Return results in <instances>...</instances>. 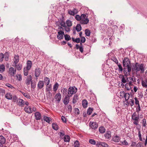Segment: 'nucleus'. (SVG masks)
Returning a JSON list of instances; mask_svg holds the SVG:
<instances>
[{"label":"nucleus","mask_w":147,"mask_h":147,"mask_svg":"<svg viewBox=\"0 0 147 147\" xmlns=\"http://www.w3.org/2000/svg\"><path fill=\"white\" fill-rule=\"evenodd\" d=\"M140 128H138V127H137L136 128L138 130V136L139 138L142 137L141 131L140 130Z\"/></svg>","instance_id":"obj_56"},{"label":"nucleus","mask_w":147,"mask_h":147,"mask_svg":"<svg viewBox=\"0 0 147 147\" xmlns=\"http://www.w3.org/2000/svg\"><path fill=\"white\" fill-rule=\"evenodd\" d=\"M123 70L124 76L125 78H127L130 75V73L131 72H129L128 71V70L127 69V67H124Z\"/></svg>","instance_id":"obj_17"},{"label":"nucleus","mask_w":147,"mask_h":147,"mask_svg":"<svg viewBox=\"0 0 147 147\" xmlns=\"http://www.w3.org/2000/svg\"><path fill=\"white\" fill-rule=\"evenodd\" d=\"M86 14H81L82 19L80 23L82 24H88L89 21V19L88 18V16Z\"/></svg>","instance_id":"obj_2"},{"label":"nucleus","mask_w":147,"mask_h":147,"mask_svg":"<svg viewBox=\"0 0 147 147\" xmlns=\"http://www.w3.org/2000/svg\"><path fill=\"white\" fill-rule=\"evenodd\" d=\"M44 80L47 86H48L49 84L50 80L49 78L45 77L44 78Z\"/></svg>","instance_id":"obj_27"},{"label":"nucleus","mask_w":147,"mask_h":147,"mask_svg":"<svg viewBox=\"0 0 147 147\" xmlns=\"http://www.w3.org/2000/svg\"><path fill=\"white\" fill-rule=\"evenodd\" d=\"M65 40L66 41H69L71 40V38L69 35L66 34L64 35Z\"/></svg>","instance_id":"obj_40"},{"label":"nucleus","mask_w":147,"mask_h":147,"mask_svg":"<svg viewBox=\"0 0 147 147\" xmlns=\"http://www.w3.org/2000/svg\"><path fill=\"white\" fill-rule=\"evenodd\" d=\"M13 101L14 102H18V99L16 95H13L12 96V98Z\"/></svg>","instance_id":"obj_48"},{"label":"nucleus","mask_w":147,"mask_h":147,"mask_svg":"<svg viewBox=\"0 0 147 147\" xmlns=\"http://www.w3.org/2000/svg\"><path fill=\"white\" fill-rule=\"evenodd\" d=\"M120 137L119 136H118L117 135L114 136L112 138V140L114 142H119L120 140Z\"/></svg>","instance_id":"obj_20"},{"label":"nucleus","mask_w":147,"mask_h":147,"mask_svg":"<svg viewBox=\"0 0 147 147\" xmlns=\"http://www.w3.org/2000/svg\"><path fill=\"white\" fill-rule=\"evenodd\" d=\"M137 66L136 67H135V65H134H134H133V66L131 68V70H132V72H134L136 71V69Z\"/></svg>","instance_id":"obj_58"},{"label":"nucleus","mask_w":147,"mask_h":147,"mask_svg":"<svg viewBox=\"0 0 147 147\" xmlns=\"http://www.w3.org/2000/svg\"><path fill=\"white\" fill-rule=\"evenodd\" d=\"M9 73L11 77L14 76L16 73V69H14V68L13 67H10L9 69Z\"/></svg>","instance_id":"obj_7"},{"label":"nucleus","mask_w":147,"mask_h":147,"mask_svg":"<svg viewBox=\"0 0 147 147\" xmlns=\"http://www.w3.org/2000/svg\"><path fill=\"white\" fill-rule=\"evenodd\" d=\"M32 65V63L31 61L30 60H28L27 62V65L26 68L28 69H30Z\"/></svg>","instance_id":"obj_21"},{"label":"nucleus","mask_w":147,"mask_h":147,"mask_svg":"<svg viewBox=\"0 0 147 147\" xmlns=\"http://www.w3.org/2000/svg\"><path fill=\"white\" fill-rule=\"evenodd\" d=\"M74 111L75 114L78 115L80 113V111L78 109L75 108L74 109Z\"/></svg>","instance_id":"obj_62"},{"label":"nucleus","mask_w":147,"mask_h":147,"mask_svg":"<svg viewBox=\"0 0 147 147\" xmlns=\"http://www.w3.org/2000/svg\"><path fill=\"white\" fill-rule=\"evenodd\" d=\"M76 29L78 32L80 31L81 30L82 27L80 24H78L77 25Z\"/></svg>","instance_id":"obj_39"},{"label":"nucleus","mask_w":147,"mask_h":147,"mask_svg":"<svg viewBox=\"0 0 147 147\" xmlns=\"http://www.w3.org/2000/svg\"><path fill=\"white\" fill-rule=\"evenodd\" d=\"M77 91V89L75 86L74 87H70L68 89V94L67 95H69V96L71 97L72 95L76 92Z\"/></svg>","instance_id":"obj_3"},{"label":"nucleus","mask_w":147,"mask_h":147,"mask_svg":"<svg viewBox=\"0 0 147 147\" xmlns=\"http://www.w3.org/2000/svg\"><path fill=\"white\" fill-rule=\"evenodd\" d=\"M89 125L91 128L94 129H97L98 127V125L96 122L90 121Z\"/></svg>","instance_id":"obj_8"},{"label":"nucleus","mask_w":147,"mask_h":147,"mask_svg":"<svg viewBox=\"0 0 147 147\" xmlns=\"http://www.w3.org/2000/svg\"><path fill=\"white\" fill-rule=\"evenodd\" d=\"M36 86V83L35 82H33L32 81L31 82V88L33 89L35 88Z\"/></svg>","instance_id":"obj_59"},{"label":"nucleus","mask_w":147,"mask_h":147,"mask_svg":"<svg viewBox=\"0 0 147 147\" xmlns=\"http://www.w3.org/2000/svg\"><path fill=\"white\" fill-rule=\"evenodd\" d=\"M44 86V81L43 80H39L37 84L38 90H39L42 89Z\"/></svg>","instance_id":"obj_6"},{"label":"nucleus","mask_w":147,"mask_h":147,"mask_svg":"<svg viewBox=\"0 0 147 147\" xmlns=\"http://www.w3.org/2000/svg\"><path fill=\"white\" fill-rule=\"evenodd\" d=\"M81 15V16H79L78 15H77L75 16V19L77 21H80L82 19Z\"/></svg>","instance_id":"obj_45"},{"label":"nucleus","mask_w":147,"mask_h":147,"mask_svg":"<svg viewBox=\"0 0 147 147\" xmlns=\"http://www.w3.org/2000/svg\"><path fill=\"white\" fill-rule=\"evenodd\" d=\"M5 59V61H8L9 60V53L8 52H6L4 54Z\"/></svg>","instance_id":"obj_32"},{"label":"nucleus","mask_w":147,"mask_h":147,"mask_svg":"<svg viewBox=\"0 0 147 147\" xmlns=\"http://www.w3.org/2000/svg\"><path fill=\"white\" fill-rule=\"evenodd\" d=\"M99 131L102 134L104 133L105 132V129L104 127H101L99 128Z\"/></svg>","instance_id":"obj_35"},{"label":"nucleus","mask_w":147,"mask_h":147,"mask_svg":"<svg viewBox=\"0 0 147 147\" xmlns=\"http://www.w3.org/2000/svg\"><path fill=\"white\" fill-rule=\"evenodd\" d=\"M59 84L57 83H56L54 85L53 87V90L54 91H56L58 89L59 87Z\"/></svg>","instance_id":"obj_38"},{"label":"nucleus","mask_w":147,"mask_h":147,"mask_svg":"<svg viewBox=\"0 0 147 147\" xmlns=\"http://www.w3.org/2000/svg\"><path fill=\"white\" fill-rule=\"evenodd\" d=\"M52 89L51 88V84H50L49 86H47V88H46V91L47 92L48 91H49L50 90H51Z\"/></svg>","instance_id":"obj_52"},{"label":"nucleus","mask_w":147,"mask_h":147,"mask_svg":"<svg viewBox=\"0 0 147 147\" xmlns=\"http://www.w3.org/2000/svg\"><path fill=\"white\" fill-rule=\"evenodd\" d=\"M64 35V32L59 31L58 32V35L57 37L58 39L61 40L63 39Z\"/></svg>","instance_id":"obj_9"},{"label":"nucleus","mask_w":147,"mask_h":147,"mask_svg":"<svg viewBox=\"0 0 147 147\" xmlns=\"http://www.w3.org/2000/svg\"><path fill=\"white\" fill-rule=\"evenodd\" d=\"M55 99H56L58 102H60L61 98V96L60 93H57L55 95Z\"/></svg>","instance_id":"obj_15"},{"label":"nucleus","mask_w":147,"mask_h":147,"mask_svg":"<svg viewBox=\"0 0 147 147\" xmlns=\"http://www.w3.org/2000/svg\"><path fill=\"white\" fill-rule=\"evenodd\" d=\"M140 119L139 114H137L136 112H134L131 116V120L138 119Z\"/></svg>","instance_id":"obj_11"},{"label":"nucleus","mask_w":147,"mask_h":147,"mask_svg":"<svg viewBox=\"0 0 147 147\" xmlns=\"http://www.w3.org/2000/svg\"><path fill=\"white\" fill-rule=\"evenodd\" d=\"M18 102V105L21 107H23L24 105V101L22 99H19Z\"/></svg>","instance_id":"obj_22"},{"label":"nucleus","mask_w":147,"mask_h":147,"mask_svg":"<svg viewBox=\"0 0 147 147\" xmlns=\"http://www.w3.org/2000/svg\"><path fill=\"white\" fill-rule=\"evenodd\" d=\"M117 65L118 66L119 71H120L122 72L123 71V69L121 65L119 63H118V64Z\"/></svg>","instance_id":"obj_43"},{"label":"nucleus","mask_w":147,"mask_h":147,"mask_svg":"<svg viewBox=\"0 0 147 147\" xmlns=\"http://www.w3.org/2000/svg\"><path fill=\"white\" fill-rule=\"evenodd\" d=\"M5 97L8 99L11 100L12 98V96L10 93H8L5 94Z\"/></svg>","instance_id":"obj_28"},{"label":"nucleus","mask_w":147,"mask_h":147,"mask_svg":"<svg viewBox=\"0 0 147 147\" xmlns=\"http://www.w3.org/2000/svg\"><path fill=\"white\" fill-rule=\"evenodd\" d=\"M78 99V95L77 94H75L73 99L72 102L74 104H75L77 102V100Z\"/></svg>","instance_id":"obj_29"},{"label":"nucleus","mask_w":147,"mask_h":147,"mask_svg":"<svg viewBox=\"0 0 147 147\" xmlns=\"http://www.w3.org/2000/svg\"><path fill=\"white\" fill-rule=\"evenodd\" d=\"M4 57V55L2 53H0V60L2 61Z\"/></svg>","instance_id":"obj_55"},{"label":"nucleus","mask_w":147,"mask_h":147,"mask_svg":"<svg viewBox=\"0 0 147 147\" xmlns=\"http://www.w3.org/2000/svg\"><path fill=\"white\" fill-rule=\"evenodd\" d=\"M111 59L113 60V61H114L117 64H118L119 63L118 61L117 60V59L115 57H113Z\"/></svg>","instance_id":"obj_49"},{"label":"nucleus","mask_w":147,"mask_h":147,"mask_svg":"<svg viewBox=\"0 0 147 147\" xmlns=\"http://www.w3.org/2000/svg\"><path fill=\"white\" fill-rule=\"evenodd\" d=\"M141 110V109L140 105H138V107L136 109V112H137L138 114H139V111Z\"/></svg>","instance_id":"obj_64"},{"label":"nucleus","mask_w":147,"mask_h":147,"mask_svg":"<svg viewBox=\"0 0 147 147\" xmlns=\"http://www.w3.org/2000/svg\"><path fill=\"white\" fill-rule=\"evenodd\" d=\"M100 144H101L102 147H109L108 145L106 143L101 142Z\"/></svg>","instance_id":"obj_50"},{"label":"nucleus","mask_w":147,"mask_h":147,"mask_svg":"<svg viewBox=\"0 0 147 147\" xmlns=\"http://www.w3.org/2000/svg\"><path fill=\"white\" fill-rule=\"evenodd\" d=\"M88 102L87 100L86 99H84L82 101V105L83 107L84 108H86L88 106Z\"/></svg>","instance_id":"obj_26"},{"label":"nucleus","mask_w":147,"mask_h":147,"mask_svg":"<svg viewBox=\"0 0 147 147\" xmlns=\"http://www.w3.org/2000/svg\"><path fill=\"white\" fill-rule=\"evenodd\" d=\"M32 77L31 75H29L27 77L26 80V83L27 86L30 85V82H32Z\"/></svg>","instance_id":"obj_13"},{"label":"nucleus","mask_w":147,"mask_h":147,"mask_svg":"<svg viewBox=\"0 0 147 147\" xmlns=\"http://www.w3.org/2000/svg\"><path fill=\"white\" fill-rule=\"evenodd\" d=\"M130 105L131 106H133L134 105V101L133 99H130L129 102H128Z\"/></svg>","instance_id":"obj_47"},{"label":"nucleus","mask_w":147,"mask_h":147,"mask_svg":"<svg viewBox=\"0 0 147 147\" xmlns=\"http://www.w3.org/2000/svg\"><path fill=\"white\" fill-rule=\"evenodd\" d=\"M24 111L28 113H32V110L31 107L30 106L26 107L24 108Z\"/></svg>","instance_id":"obj_19"},{"label":"nucleus","mask_w":147,"mask_h":147,"mask_svg":"<svg viewBox=\"0 0 147 147\" xmlns=\"http://www.w3.org/2000/svg\"><path fill=\"white\" fill-rule=\"evenodd\" d=\"M131 121L133 122L134 124L136 125H138L139 126L140 125L139 124V122L140 121V119L132 120Z\"/></svg>","instance_id":"obj_30"},{"label":"nucleus","mask_w":147,"mask_h":147,"mask_svg":"<svg viewBox=\"0 0 147 147\" xmlns=\"http://www.w3.org/2000/svg\"><path fill=\"white\" fill-rule=\"evenodd\" d=\"M43 119L45 121L49 124H50V122L52 120V119L51 118L45 116H44Z\"/></svg>","instance_id":"obj_23"},{"label":"nucleus","mask_w":147,"mask_h":147,"mask_svg":"<svg viewBox=\"0 0 147 147\" xmlns=\"http://www.w3.org/2000/svg\"><path fill=\"white\" fill-rule=\"evenodd\" d=\"M66 24L67 25V26L70 27L72 25L71 22L69 20H67L66 22Z\"/></svg>","instance_id":"obj_44"},{"label":"nucleus","mask_w":147,"mask_h":147,"mask_svg":"<svg viewBox=\"0 0 147 147\" xmlns=\"http://www.w3.org/2000/svg\"><path fill=\"white\" fill-rule=\"evenodd\" d=\"M125 77H124L122 79H121V83H125L127 82V80L125 79Z\"/></svg>","instance_id":"obj_57"},{"label":"nucleus","mask_w":147,"mask_h":147,"mask_svg":"<svg viewBox=\"0 0 147 147\" xmlns=\"http://www.w3.org/2000/svg\"><path fill=\"white\" fill-rule=\"evenodd\" d=\"M74 147H78L80 145L79 141L78 140H76V142H74Z\"/></svg>","instance_id":"obj_53"},{"label":"nucleus","mask_w":147,"mask_h":147,"mask_svg":"<svg viewBox=\"0 0 147 147\" xmlns=\"http://www.w3.org/2000/svg\"><path fill=\"white\" fill-rule=\"evenodd\" d=\"M93 108L90 107L89 108L87 111V114L88 115H90L93 111Z\"/></svg>","instance_id":"obj_36"},{"label":"nucleus","mask_w":147,"mask_h":147,"mask_svg":"<svg viewBox=\"0 0 147 147\" xmlns=\"http://www.w3.org/2000/svg\"><path fill=\"white\" fill-rule=\"evenodd\" d=\"M111 132L109 131H107L105 134V136L107 139H109L111 136Z\"/></svg>","instance_id":"obj_24"},{"label":"nucleus","mask_w":147,"mask_h":147,"mask_svg":"<svg viewBox=\"0 0 147 147\" xmlns=\"http://www.w3.org/2000/svg\"><path fill=\"white\" fill-rule=\"evenodd\" d=\"M120 93L123 94H121L120 96H121L122 97H124L125 99V101H127L129 99L130 96V94L129 93H125L124 91H122Z\"/></svg>","instance_id":"obj_5"},{"label":"nucleus","mask_w":147,"mask_h":147,"mask_svg":"<svg viewBox=\"0 0 147 147\" xmlns=\"http://www.w3.org/2000/svg\"><path fill=\"white\" fill-rule=\"evenodd\" d=\"M131 63L129 59L127 57H125L123 59V65L124 67H127L129 72L131 71Z\"/></svg>","instance_id":"obj_1"},{"label":"nucleus","mask_w":147,"mask_h":147,"mask_svg":"<svg viewBox=\"0 0 147 147\" xmlns=\"http://www.w3.org/2000/svg\"><path fill=\"white\" fill-rule=\"evenodd\" d=\"M53 128L55 130H57L58 129V126L56 123H53L52 124Z\"/></svg>","instance_id":"obj_34"},{"label":"nucleus","mask_w":147,"mask_h":147,"mask_svg":"<svg viewBox=\"0 0 147 147\" xmlns=\"http://www.w3.org/2000/svg\"><path fill=\"white\" fill-rule=\"evenodd\" d=\"M30 69H28L26 68H24V75L25 76H27L28 73V70Z\"/></svg>","instance_id":"obj_42"},{"label":"nucleus","mask_w":147,"mask_h":147,"mask_svg":"<svg viewBox=\"0 0 147 147\" xmlns=\"http://www.w3.org/2000/svg\"><path fill=\"white\" fill-rule=\"evenodd\" d=\"M89 142L92 144L95 145L96 144V141L93 139H90Z\"/></svg>","instance_id":"obj_51"},{"label":"nucleus","mask_w":147,"mask_h":147,"mask_svg":"<svg viewBox=\"0 0 147 147\" xmlns=\"http://www.w3.org/2000/svg\"><path fill=\"white\" fill-rule=\"evenodd\" d=\"M140 123L142 124V127H144L145 128L147 127V123L146 119L144 118L142 119Z\"/></svg>","instance_id":"obj_16"},{"label":"nucleus","mask_w":147,"mask_h":147,"mask_svg":"<svg viewBox=\"0 0 147 147\" xmlns=\"http://www.w3.org/2000/svg\"><path fill=\"white\" fill-rule=\"evenodd\" d=\"M19 56L18 55H15L14 58V63L15 64H17L19 61Z\"/></svg>","instance_id":"obj_25"},{"label":"nucleus","mask_w":147,"mask_h":147,"mask_svg":"<svg viewBox=\"0 0 147 147\" xmlns=\"http://www.w3.org/2000/svg\"><path fill=\"white\" fill-rule=\"evenodd\" d=\"M22 94L26 98H28L30 99L31 98V97L29 95V94L28 93H24L22 91H20Z\"/></svg>","instance_id":"obj_33"},{"label":"nucleus","mask_w":147,"mask_h":147,"mask_svg":"<svg viewBox=\"0 0 147 147\" xmlns=\"http://www.w3.org/2000/svg\"><path fill=\"white\" fill-rule=\"evenodd\" d=\"M41 69L39 67H37L35 69V76L36 77H38L41 73ZM37 79V78H36Z\"/></svg>","instance_id":"obj_10"},{"label":"nucleus","mask_w":147,"mask_h":147,"mask_svg":"<svg viewBox=\"0 0 147 147\" xmlns=\"http://www.w3.org/2000/svg\"><path fill=\"white\" fill-rule=\"evenodd\" d=\"M6 142V139L3 136H0V146L3 145Z\"/></svg>","instance_id":"obj_14"},{"label":"nucleus","mask_w":147,"mask_h":147,"mask_svg":"<svg viewBox=\"0 0 147 147\" xmlns=\"http://www.w3.org/2000/svg\"><path fill=\"white\" fill-rule=\"evenodd\" d=\"M141 83L142 86L143 87L145 88H147V84L146 83H145L144 82V80H142Z\"/></svg>","instance_id":"obj_60"},{"label":"nucleus","mask_w":147,"mask_h":147,"mask_svg":"<svg viewBox=\"0 0 147 147\" xmlns=\"http://www.w3.org/2000/svg\"><path fill=\"white\" fill-rule=\"evenodd\" d=\"M68 13L69 14L72 16H74L76 14V13H74L73 10H71V9H68Z\"/></svg>","instance_id":"obj_46"},{"label":"nucleus","mask_w":147,"mask_h":147,"mask_svg":"<svg viewBox=\"0 0 147 147\" xmlns=\"http://www.w3.org/2000/svg\"><path fill=\"white\" fill-rule=\"evenodd\" d=\"M35 119L36 120H40L41 118V114L40 113L38 112H36L35 113Z\"/></svg>","instance_id":"obj_18"},{"label":"nucleus","mask_w":147,"mask_h":147,"mask_svg":"<svg viewBox=\"0 0 147 147\" xmlns=\"http://www.w3.org/2000/svg\"><path fill=\"white\" fill-rule=\"evenodd\" d=\"M67 107L68 108V111L71 112L72 109V107L71 105H68Z\"/></svg>","instance_id":"obj_63"},{"label":"nucleus","mask_w":147,"mask_h":147,"mask_svg":"<svg viewBox=\"0 0 147 147\" xmlns=\"http://www.w3.org/2000/svg\"><path fill=\"white\" fill-rule=\"evenodd\" d=\"M129 85L127 83H126L125 84V88L126 90H130L131 88V86H129Z\"/></svg>","instance_id":"obj_54"},{"label":"nucleus","mask_w":147,"mask_h":147,"mask_svg":"<svg viewBox=\"0 0 147 147\" xmlns=\"http://www.w3.org/2000/svg\"><path fill=\"white\" fill-rule=\"evenodd\" d=\"M70 137L68 135H65L63 137L64 140L65 142H69L70 140Z\"/></svg>","instance_id":"obj_31"},{"label":"nucleus","mask_w":147,"mask_h":147,"mask_svg":"<svg viewBox=\"0 0 147 147\" xmlns=\"http://www.w3.org/2000/svg\"><path fill=\"white\" fill-rule=\"evenodd\" d=\"M69 27L66 26L64 28V30H65L67 32H69L70 31V28Z\"/></svg>","instance_id":"obj_61"},{"label":"nucleus","mask_w":147,"mask_h":147,"mask_svg":"<svg viewBox=\"0 0 147 147\" xmlns=\"http://www.w3.org/2000/svg\"><path fill=\"white\" fill-rule=\"evenodd\" d=\"M85 35L87 36H89L90 34V30L88 29H86L85 30Z\"/></svg>","instance_id":"obj_41"},{"label":"nucleus","mask_w":147,"mask_h":147,"mask_svg":"<svg viewBox=\"0 0 147 147\" xmlns=\"http://www.w3.org/2000/svg\"><path fill=\"white\" fill-rule=\"evenodd\" d=\"M144 64L143 63L140 64V65H138L137 67L136 73L137 72L140 71L141 73H143L144 71Z\"/></svg>","instance_id":"obj_4"},{"label":"nucleus","mask_w":147,"mask_h":147,"mask_svg":"<svg viewBox=\"0 0 147 147\" xmlns=\"http://www.w3.org/2000/svg\"><path fill=\"white\" fill-rule=\"evenodd\" d=\"M70 96H69L68 95H66L65 97L63 99V103L65 105H67L69 102V98Z\"/></svg>","instance_id":"obj_12"},{"label":"nucleus","mask_w":147,"mask_h":147,"mask_svg":"<svg viewBox=\"0 0 147 147\" xmlns=\"http://www.w3.org/2000/svg\"><path fill=\"white\" fill-rule=\"evenodd\" d=\"M15 67L17 68L18 70L20 71L22 69V65L21 64H19L18 65L15 64Z\"/></svg>","instance_id":"obj_37"}]
</instances>
